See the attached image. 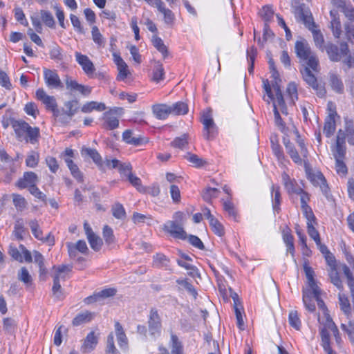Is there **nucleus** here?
I'll return each instance as SVG.
<instances>
[{
  "mask_svg": "<svg viewBox=\"0 0 354 354\" xmlns=\"http://www.w3.org/2000/svg\"><path fill=\"white\" fill-rule=\"evenodd\" d=\"M295 49L301 63L308 66L313 71L318 72L319 60L306 41H297Z\"/></svg>",
  "mask_w": 354,
  "mask_h": 354,
  "instance_id": "1",
  "label": "nucleus"
},
{
  "mask_svg": "<svg viewBox=\"0 0 354 354\" xmlns=\"http://www.w3.org/2000/svg\"><path fill=\"white\" fill-rule=\"evenodd\" d=\"M304 270L307 279V283L309 288L313 290V298L316 300L319 308L324 310V313H327L326 306L324 301L320 297V289L317 285L316 281L314 278L315 272L308 263L305 262L304 264Z\"/></svg>",
  "mask_w": 354,
  "mask_h": 354,
  "instance_id": "2",
  "label": "nucleus"
},
{
  "mask_svg": "<svg viewBox=\"0 0 354 354\" xmlns=\"http://www.w3.org/2000/svg\"><path fill=\"white\" fill-rule=\"evenodd\" d=\"M304 165L307 178L315 186H319L323 194L327 196L329 192V187L324 175L320 171L314 172L310 168L308 162L305 159L304 160Z\"/></svg>",
  "mask_w": 354,
  "mask_h": 354,
  "instance_id": "3",
  "label": "nucleus"
},
{
  "mask_svg": "<svg viewBox=\"0 0 354 354\" xmlns=\"http://www.w3.org/2000/svg\"><path fill=\"white\" fill-rule=\"evenodd\" d=\"M310 67L305 66L300 69V73L302 75L303 80L306 84L310 86L316 93L317 95L319 97H323L326 95V89L324 85L317 82V77L310 71Z\"/></svg>",
  "mask_w": 354,
  "mask_h": 354,
  "instance_id": "4",
  "label": "nucleus"
},
{
  "mask_svg": "<svg viewBox=\"0 0 354 354\" xmlns=\"http://www.w3.org/2000/svg\"><path fill=\"white\" fill-rule=\"evenodd\" d=\"M201 122L203 124V136L207 140H213L217 135V127L215 124L210 109L203 113Z\"/></svg>",
  "mask_w": 354,
  "mask_h": 354,
  "instance_id": "5",
  "label": "nucleus"
},
{
  "mask_svg": "<svg viewBox=\"0 0 354 354\" xmlns=\"http://www.w3.org/2000/svg\"><path fill=\"white\" fill-rule=\"evenodd\" d=\"M324 50L326 51L329 59L333 62L340 61L342 55H347L349 53L348 45L344 41L339 44V48L332 43H328L326 44Z\"/></svg>",
  "mask_w": 354,
  "mask_h": 354,
  "instance_id": "6",
  "label": "nucleus"
},
{
  "mask_svg": "<svg viewBox=\"0 0 354 354\" xmlns=\"http://www.w3.org/2000/svg\"><path fill=\"white\" fill-rule=\"evenodd\" d=\"M122 108H114L103 113L102 120V128L106 130H113L119 127V119L118 115L122 112Z\"/></svg>",
  "mask_w": 354,
  "mask_h": 354,
  "instance_id": "7",
  "label": "nucleus"
},
{
  "mask_svg": "<svg viewBox=\"0 0 354 354\" xmlns=\"http://www.w3.org/2000/svg\"><path fill=\"white\" fill-rule=\"evenodd\" d=\"M148 330L152 337L160 336L162 328L161 318L156 308H151L148 319Z\"/></svg>",
  "mask_w": 354,
  "mask_h": 354,
  "instance_id": "8",
  "label": "nucleus"
},
{
  "mask_svg": "<svg viewBox=\"0 0 354 354\" xmlns=\"http://www.w3.org/2000/svg\"><path fill=\"white\" fill-rule=\"evenodd\" d=\"M162 230L176 239L184 240L187 237V234L183 229V225L172 221H167L164 224Z\"/></svg>",
  "mask_w": 354,
  "mask_h": 354,
  "instance_id": "9",
  "label": "nucleus"
},
{
  "mask_svg": "<svg viewBox=\"0 0 354 354\" xmlns=\"http://www.w3.org/2000/svg\"><path fill=\"white\" fill-rule=\"evenodd\" d=\"M44 78L46 84L50 88H58L63 86L61 80L55 70L44 68Z\"/></svg>",
  "mask_w": 354,
  "mask_h": 354,
  "instance_id": "10",
  "label": "nucleus"
},
{
  "mask_svg": "<svg viewBox=\"0 0 354 354\" xmlns=\"http://www.w3.org/2000/svg\"><path fill=\"white\" fill-rule=\"evenodd\" d=\"M28 225L30 227L33 236L38 240H41L44 242H47L50 245L54 244V237L49 233L46 236L43 235V232L39 227L38 221L36 219L30 220L28 222Z\"/></svg>",
  "mask_w": 354,
  "mask_h": 354,
  "instance_id": "11",
  "label": "nucleus"
},
{
  "mask_svg": "<svg viewBox=\"0 0 354 354\" xmlns=\"http://www.w3.org/2000/svg\"><path fill=\"white\" fill-rule=\"evenodd\" d=\"M75 58L77 63L82 66L84 73L91 77L95 72V68L88 56L82 55L79 52L75 53Z\"/></svg>",
  "mask_w": 354,
  "mask_h": 354,
  "instance_id": "12",
  "label": "nucleus"
},
{
  "mask_svg": "<svg viewBox=\"0 0 354 354\" xmlns=\"http://www.w3.org/2000/svg\"><path fill=\"white\" fill-rule=\"evenodd\" d=\"M36 97L45 104L47 109L51 110L53 113L57 109L55 98L53 96L47 95L43 88L37 90Z\"/></svg>",
  "mask_w": 354,
  "mask_h": 354,
  "instance_id": "13",
  "label": "nucleus"
},
{
  "mask_svg": "<svg viewBox=\"0 0 354 354\" xmlns=\"http://www.w3.org/2000/svg\"><path fill=\"white\" fill-rule=\"evenodd\" d=\"M68 252L71 259H75L77 256V251L86 254L88 252V248L85 241L79 240L76 243H67Z\"/></svg>",
  "mask_w": 354,
  "mask_h": 354,
  "instance_id": "14",
  "label": "nucleus"
},
{
  "mask_svg": "<svg viewBox=\"0 0 354 354\" xmlns=\"http://www.w3.org/2000/svg\"><path fill=\"white\" fill-rule=\"evenodd\" d=\"M332 152L335 159H344L346 154L345 138L340 137V132L337 133L335 145L332 147Z\"/></svg>",
  "mask_w": 354,
  "mask_h": 354,
  "instance_id": "15",
  "label": "nucleus"
},
{
  "mask_svg": "<svg viewBox=\"0 0 354 354\" xmlns=\"http://www.w3.org/2000/svg\"><path fill=\"white\" fill-rule=\"evenodd\" d=\"M117 290L114 288H109L104 289L98 292L94 293L93 295L86 297L84 302L87 304H92L100 301L101 299H105L114 296Z\"/></svg>",
  "mask_w": 354,
  "mask_h": 354,
  "instance_id": "16",
  "label": "nucleus"
},
{
  "mask_svg": "<svg viewBox=\"0 0 354 354\" xmlns=\"http://www.w3.org/2000/svg\"><path fill=\"white\" fill-rule=\"evenodd\" d=\"M155 7L163 15L165 23L172 26L175 21L174 13L171 10L165 8V3L162 0H156L155 1Z\"/></svg>",
  "mask_w": 354,
  "mask_h": 354,
  "instance_id": "17",
  "label": "nucleus"
},
{
  "mask_svg": "<svg viewBox=\"0 0 354 354\" xmlns=\"http://www.w3.org/2000/svg\"><path fill=\"white\" fill-rule=\"evenodd\" d=\"M296 15L309 30L312 31L313 29L317 28V26L313 20L312 15L309 12L304 10L301 8H299L297 9Z\"/></svg>",
  "mask_w": 354,
  "mask_h": 354,
  "instance_id": "18",
  "label": "nucleus"
},
{
  "mask_svg": "<svg viewBox=\"0 0 354 354\" xmlns=\"http://www.w3.org/2000/svg\"><path fill=\"white\" fill-rule=\"evenodd\" d=\"M66 86L68 90L79 92L84 96H88L91 93V87L80 84L71 78L66 79Z\"/></svg>",
  "mask_w": 354,
  "mask_h": 354,
  "instance_id": "19",
  "label": "nucleus"
},
{
  "mask_svg": "<svg viewBox=\"0 0 354 354\" xmlns=\"http://www.w3.org/2000/svg\"><path fill=\"white\" fill-rule=\"evenodd\" d=\"M98 343V336L95 335L94 331L90 332L81 346V351L84 353H89L94 350Z\"/></svg>",
  "mask_w": 354,
  "mask_h": 354,
  "instance_id": "20",
  "label": "nucleus"
},
{
  "mask_svg": "<svg viewBox=\"0 0 354 354\" xmlns=\"http://www.w3.org/2000/svg\"><path fill=\"white\" fill-rule=\"evenodd\" d=\"M38 181L37 175L32 171H28L24 174L23 178L19 179L17 185L18 187L21 189H24L28 187H30L32 185H36Z\"/></svg>",
  "mask_w": 354,
  "mask_h": 354,
  "instance_id": "21",
  "label": "nucleus"
},
{
  "mask_svg": "<svg viewBox=\"0 0 354 354\" xmlns=\"http://www.w3.org/2000/svg\"><path fill=\"white\" fill-rule=\"evenodd\" d=\"M12 127L15 131L17 138L22 141L29 129L30 125L24 120H13L12 122Z\"/></svg>",
  "mask_w": 354,
  "mask_h": 354,
  "instance_id": "22",
  "label": "nucleus"
},
{
  "mask_svg": "<svg viewBox=\"0 0 354 354\" xmlns=\"http://www.w3.org/2000/svg\"><path fill=\"white\" fill-rule=\"evenodd\" d=\"M153 113L159 120H165L171 113L169 105L166 104H156L151 107Z\"/></svg>",
  "mask_w": 354,
  "mask_h": 354,
  "instance_id": "23",
  "label": "nucleus"
},
{
  "mask_svg": "<svg viewBox=\"0 0 354 354\" xmlns=\"http://www.w3.org/2000/svg\"><path fill=\"white\" fill-rule=\"evenodd\" d=\"M122 140L129 145L134 146L142 145V144L148 142V140L142 137L133 136V132L130 129L124 131L122 133Z\"/></svg>",
  "mask_w": 354,
  "mask_h": 354,
  "instance_id": "24",
  "label": "nucleus"
},
{
  "mask_svg": "<svg viewBox=\"0 0 354 354\" xmlns=\"http://www.w3.org/2000/svg\"><path fill=\"white\" fill-rule=\"evenodd\" d=\"M336 115V112H332L326 118L324 126V133L328 138L330 137L335 131L336 125L335 116Z\"/></svg>",
  "mask_w": 354,
  "mask_h": 354,
  "instance_id": "25",
  "label": "nucleus"
},
{
  "mask_svg": "<svg viewBox=\"0 0 354 354\" xmlns=\"http://www.w3.org/2000/svg\"><path fill=\"white\" fill-rule=\"evenodd\" d=\"M329 85L336 93H342L344 92V84L338 75L330 72L328 75Z\"/></svg>",
  "mask_w": 354,
  "mask_h": 354,
  "instance_id": "26",
  "label": "nucleus"
},
{
  "mask_svg": "<svg viewBox=\"0 0 354 354\" xmlns=\"http://www.w3.org/2000/svg\"><path fill=\"white\" fill-rule=\"evenodd\" d=\"M281 177L284 187L289 194H297L299 192L300 188L297 187L295 180L291 179L287 173L283 172Z\"/></svg>",
  "mask_w": 354,
  "mask_h": 354,
  "instance_id": "27",
  "label": "nucleus"
},
{
  "mask_svg": "<svg viewBox=\"0 0 354 354\" xmlns=\"http://www.w3.org/2000/svg\"><path fill=\"white\" fill-rule=\"evenodd\" d=\"M93 318V314L87 310L77 314L72 321L73 326H78L90 322Z\"/></svg>",
  "mask_w": 354,
  "mask_h": 354,
  "instance_id": "28",
  "label": "nucleus"
},
{
  "mask_svg": "<svg viewBox=\"0 0 354 354\" xmlns=\"http://www.w3.org/2000/svg\"><path fill=\"white\" fill-rule=\"evenodd\" d=\"M330 15L332 17V20L330 21V28L333 32V35L335 38H340L342 30V25L339 18L336 16L333 10L330 12Z\"/></svg>",
  "mask_w": 354,
  "mask_h": 354,
  "instance_id": "29",
  "label": "nucleus"
},
{
  "mask_svg": "<svg viewBox=\"0 0 354 354\" xmlns=\"http://www.w3.org/2000/svg\"><path fill=\"white\" fill-rule=\"evenodd\" d=\"M55 272L53 277H57L59 281H65L68 277V274L72 271V266L61 265L57 267L53 266Z\"/></svg>",
  "mask_w": 354,
  "mask_h": 354,
  "instance_id": "30",
  "label": "nucleus"
},
{
  "mask_svg": "<svg viewBox=\"0 0 354 354\" xmlns=\"http://www.w3.org/2000/svg\"><path fill=\"white\" fill-rule=\"evenodd\" d=\"M313 297V290L310 288L303 290V302L306 308L310 313L315 310V305L312 299Z\"/></svg>",
  "mask_w": 354,
  "mask_h": 354,
  "instance_id": "31",
  "label": "nucleus"
},
{
  "mask_svg": "<svg viewBox=\"0 0 354 354\" xmlns=\"http://www.w3.org/2000/svg\"><path fill=\"white\" fill-rule=\"evenodd\" d=\"M106 105L105 104L102 102H97L95 101H91L89 102L86 103L83 105V106L81 109V111L83 113H90L93 110H96L98 111H102L106 109Z\"/></svg>",
  "mask_w": 354,
  "mask_h": 354,
  "instance_id": "32",
  "label": "nucleus"
},
{
  "mask_svg": "<svg viewBox=\"0 0 354 354\" xmlns=\"http://www.w3.org/2000/svg\"><path fill=\"white\" fill-rule=\"evenodd\" d=\"M17 279L24 283L26 288L32 284V277L26 267H22L17 273Z\"/></svg>",
  "mask_w": 354,
  "mask_h": 354,
  "instance_id": "33",
  "label": "nucleus"
},
{
  "mask_svg": "<svg viewBox=\"0 0 354 354\" xmlns=\"http://www.w3.org/2000/svg\"><path fill=\"white\" fill-rule=\"evenodd\" d=\"M39 136V129L38 127H32L31 126H30L29 129L28 130L25 136V138H24L23 140H25L26 142H30L34 145L38 142Z\"/></svg>",
  "mask_w": 354,
  "mask_h": 354,
  "instance_id": "34",
  "label": "nucleus"
},
{
  "mask_svg": "<svg viewBox=\"0 0 354 354\" xmlns=\"http://www.w3.org/2000/svg\"><path fill=\"white\" fill-rule=\"evenodd\" d=\"M338 297L341 310L349 318L351 316V307L348 297L345 294L339 293Z\"/></svg>",
  "mask_w": 354,
  "mask_h": 354,
  "instance_id": "35",
  "label": "nucleus"
},
{
  "mask_svg": "<svg viewBox=\"0 0 354 354\" xmlns=\"http://www.w3.org/2000/svg\"><path fill=\"white\" fill-rule=\"evenodd\" d=\"M115 330L119 346L120 347L127 346L128 344L127 337L122 325L118 322L115 324Z\"/></svg>",
  "mask_w": 354,
  "mask_h": 354,
  "instance_id": "36",
  "label": "nucleus"
},
{
  "mask_svg": "<svg viewBox=\"0 0 354 354\" xmlns=\"http://www.w3.org/2000/svg\"><path fill=\"white\" fill-rule=\"evenodd\" d=\"M12 234L16 239L19 241L23 240L24 234H25L24 222L23 218H19L15 221Z\"/></svg>",
  "mask_w": 354,
  "mask_h": 354,
  "instance_id": "37",
  "label": "nucleus"
},
{
  "mask_svg": "<svg viewBox=\"0 0 354 354\" xmlns=\"http://www.w3.org/2000/svg\"><path fill=\"white\" fill-rule=\"evenodd\" d=\"M82 154L88 156L93 162L99 167L102 166V160L100 153L97 151V150L91 148H84L82 149Z\"/></svg>",
  "mask_w": 354,
  "mask_h": 354,
  "instance_id": "38",
  "label": "nucleus"
},
{
  "mask_svg": "<svg viewBox=\"0 0 354 354\" xmlns=\"http://www.w3.org/2000/svg\"><path fill=\"white\" fill-rule=\"evenodd\" d=\"M328 272L330 282L339 290H343V283L340 279L337 268H329Z\"/></svg>",
  "mask_w": 354,
  "mask_h": 354,
  "instance_id": "39",
  "label": "nucleus"
},
{
  "mask_svg": "<svg viewBox=\"0 0 354 354\" xmlns=\"http://www.w3.org/2000/svg\"><path fill=\"white\" fill-rule=\"evenodd\" d=\"M65 162L69 168L73 176L77 179L78 182H83V175L80 171L78 167L73 162L71 158H64Z\"/></svg>",
  "mask_w": 354,
  "mask_h": 354,
  "instance_id": "40",
  "label": "nucleus"
},
{
  "mask_svg": "<svg viewBox=\"0 0 354 354\" xmlns=\"http://www.w3.org/2000/svg\"><path fill=\"white\" fill-rule=\"evenodd\" d=\"M272 207L274 211L279 212L280 210V204H281V194H280V188L279 186H275L272 185Z\"/></svg>",
  "mask_w": 354,
  "mask_h": 354,
  "instance_id": "41",
  "label": "nucleus"
},
{
  "mask_svg": "<svg viewBox=\"0 0 354 354\" xmlns=\"http://www.w3.org/2000/svg\"><path fill=\"white\" fill-rule=\"evenodd\" d=\"M171 113L174 115H185L188 112V106L183 102H177L170 106Z\"/></svg>",
  "mask_w": 354,
  "mask_h": 354,
  "instance_id": "42",
  "label": "nucleus"
},
{
  "mask_svg": "<svg viewBox=\"0 0 354 354\" xmlns=\"http://www.w3.org/2000/svg\"><path fill=\"white\" fill-rule=\"evenodd\" d=\"M311 32L313 36V39H314L315 46L322 51H324L326 45H325L324 36H323L322 33L321 32V31L316 28V29H313L311 31Z\"/></svg>",
  "mask_w": 354,
  "mask_h": 354,
  "instance_id": "43",
  "label": "nucleus"
},
{
  "mask_svg": "<svg viewBox=\"0 0 354 354\" xmlns=\"http://www.w3.org/2000/svg\"><path fill=\"white\" fill-rule=\"evenodd\" d=\"M176 283L180 286L179 288H184L185 289L190 295H192L194 299L196 298L198 293L196 290L194 288V287L192 286L191 283L188 281V279H177Z\"/></svg>",
  "mask_w": 354,
  "mask_h": 354,
  "instance_id": "44",
  "label": "nucleus"
},
{
  "mask_svg": "<svg viewBox=\"0 0 354 354\" xmlns=\"http://www.w3.org/2000/svg\"><path fill=\"white\" fill-rule=\"evenodd\" d=\"M220 191L216 188L207 187L202 194L203 200L207 203H211L213 198L218 197Z\"/></svg>",
  "mask_w": 354,
  "mask_h": 354,
  "instance_id": "45",
  "label": "nucleus"
},
{
  "mask_svg": "<svg viewBox=\"0 0 354 354\" xmlns=\"http://www.w3.org/2000/svg\"><path fill=\"white\" fill-rule=\"evenodd\" d=\"M64 112L66 115L72 118L78 109V101L77 100H71L68 101L64 103Z\"/></svg>",
  "mask_w": 354,
  "mask_h": 354,
  "instance_id": "46",
  "label": "nucleus"
},
{
  "mask_svg": "<svg viewBox=\"0 0 354 354\" xmlns=\"http://www.w3.org/2000/svg\"><path fill=\"white\" fill-rule=\"evenodd\" d=\"M152 43L154 47L163 55L164 57L168 55L167 47L165 45L162 39L157 36H153Z\"/></svg>",
  "mask_w": 354,
  "mask_h": 354,
  "instance_id": "47",
  "label": "nucleus"
},
{
  "mask_svg": "<svg viewBox=\"0 0 354 354\" xmlns=\"http://www.w3.org/2000/svg\"><path fill=\"white\" fill-rule=\"evenodd\" d=\"M340 11L344 13L348 19V21L346 23H354V7L351 4V1L342 7L340 8Z\"/></svg>",
  "mask_w": 354,
  "mask_h": 354,
  "instance_id": "48",
  "label": "nucleus"
},
{
  "mask_svg": "<svg viewBox=\"0 0 354 354\" xmlns=\"http://www.w3.org/2000/svg\"><path fill=\"white\" fill-rule=\"evenodd\" d=\"M189 136L187 134H183L180 137L176 138L171 142V146L174 148L183 149L188 145Z\"/></svg>",
  "mask_w": 354,
  "mask_h": 354,
  "instance_id": "49",
  "label": "nucleus"
},
{
  "mask_svg": "<svg viewBox=\"0 0 354 354\" xmlns=\"http://www.w3.org/2000/svg\"><path fill=\"white\" fill-rule=\"evenodd\" d=\"M165 77V71L163 66L159 62L156 63L153 69V77L152 80L156 82H159L162 80Z\"/></svg>",
  "mask_w": 354,
  "mask_h": 354,
  "instance_id": "50",
  "label": "nucleus"
},
{
  "mask_svg": "<svg viewBox=\"0 0 354 354\" xmlns=\"http://www.w3.org/2000/svg\"><path fill=\"white\" fill-rule=\"evenodd\" d=\"M177 263L178 264V266L188 270V275H189L190 277L193 278H195L196 277H200V274L196 266L188 263H186L182 260H177Z\"/></svg>",
  "mask_w": 354,
  "mask_h": 354,
  "instance_id": "51",
  "label": "nucleus"
},
{
  "mask_svg": "<svg viewBox=\"0 0 354 354\" xmlns=\"http://www.w3.org/2000/svg\"><path fill=\"white\" fill-rule=\"evenodd\" d=\"M171 354H183V345L178 337L174 335H171Z\"/></svg>",
  "mask_w": 354,
  "mask_h": 354,
  "instance_id": "52",
  "label": "nucleus"
},
{
  "mask_svg": "<svg viewBox=\"0 0 354 354\" xmlns=\"http://www.w3.org/2000/svg\"><path fill=\"white\" fill-rule=\"evenodd\" d=\"M113 216L118 219L126 218V212L123 205L119 203H115L111 208Z\"/></svg>",
  "mask_w": 354,
  "mask_h": 354,
  "instance_id": "53",
  "label": "nucleus"
},
{
  "mask_svg": "<svg viewBox=\"0 0 354 354\" xmlns=\"http://www.w3.org/2000/svg\"><path fill=\"white\" fill-rule=\"evenodd\" d=\"M13 204L18 211L22 212L26 207L27 203L26 199L19 194H13L12 196Z\"/></svg>",
  "mask_w": 354,
  "mask_h": 354,
  "instance_id": "54",
  "label": "nucleus"
},
{
  "mask_svg": "<svg viewBox=\"0 0 354 354\" xmlns=\"http://www.w3.org/2000/svg\"><path fill=\"white\" fill-rule=\"evenodd\" d=\"M169 263V259L163 254H156L153 257V266L157 268L167 267Z\"/></svg>",
  "mask_w": 354,
  "mask_h": 354,
  "instance_id": "55",
  "label": "nucleus"
},
{
  "mask_svg": "<svg viewBox=\"0 0 354 354\" xmlns=\"http://www.w3.org/2000/svg\"><path fill=\"white\" fill-rule=\"evenodd\" d=\"M222 201L224 210L230 216L236 218V212L233 203L231 202V198L227 197L225 200L222 199Z\"/></svg>",
  "mask_w": 354,
  "mask_h": 354,
  "instance_id": "56",
  "label": "nucleus"
},
{
  "mask_svg": "<svg viewBox=\"0 0 354 354\" xmlns=\"http://www.w3.org/2000/svg\"><path fill=\"white\" fill-rule=\"evenodd\" d=\"M342 270L346 277L347 284L350 289V292H352V290H354V277L353 274L350 268L346 264H343L342 266Z\"/></svg>",
  "mask_w": 354,
  "mask_h": 354,
  "instance_id": "57",
  "label": "nucleus"
},
{
  "mask_svg": "<svg viewBox=\"0 0 354 354\" xmlns=\"http://www.w3.org/2000/svg\"><path fill=\"white\" fill-rule=\"evenodd\" d=\"M289 324L291 326L299 330L301 328V321L297 310H292L288 316Z\"/></svg>",
  "mask_w": 354,
  "mask_h": 354,
  "instance_id": "58",
  "label": "nucleus"
},
{
  "mask_svg": "<svg viewBox=\"0 0 354 354\" xmlns=\"http://www.w3.org/2000/svg\"><path fill=\"white\" fill-rule=\"evenodd\" d=\"M91 34H92V39H93V41L99 47L103 46L104 44V38L97 26H94L92 28Z\"/></svg>",
  "mask_w": 354,
  "mask_h": 354,
  "instance_id": "59",
  "label": "nucleus"
},
{
  "mask_svg": "<svg viewBox=\"0 0 354 354\" xmlns=\"http://www.w3.org/2000/svg\"><path fill=\"white\" fill-rule=\"evenodd\" d=\"M102 234L106 244L111 245L115 242L113 231L109 226L105 225L104 227Z\"/></svg>",
  "mask_w": 354,
  "mask_h": 354,
  "instance_id": "60",
  "label": "nucleus"
},
{
  "mask_svg": "<svg viewBox=\"0 0 354 354\" xmlns=\"http://www.w3.org/2000/svg\"><path fill=\"white\" fill-rule=\"evenodd\" d=\"M91 248L95 251H99L103 244L102 239L95 234L87 239Z\"/></svg>",
  "mask_w": 354,
  "mask_h": 354,
  "instance_id": "61",
  "label": "nucleus"
},
{
  "mask_svg": "<svg viewBox=\"0 0 354 354\" xmlns=\"http://www.w3.org/2000/svg\"><path fill=\"white\" fill-rule=\"evenodd\" d=\"M344 28L346 39L351 43H354V23H344Z\"/></svg>",
  "mask_w": 354,
  "mask_h": 354,
  "instance_id": "62",
  "label": "nucleus"
},
{
  "mask_svg": "<svg viewBox=\"0 0 354 354\" xmlns=\"http://www.w3.org/2000/svg\"><path fill=\"white\" fill-rule=\"evenodd\" d=\"M106 354H120L114 345V337L112 333L107 337Z\"/></svg>",
  "mask_w": 354,
  "mask_h": 354,
  "instance_id": "63",
  "label": "nucleus"
},
{
  "mask_svg": "<svg viewBox=\"0 0 354 354\" xmlns=\"http://www.w3.org/2000/svg\"><path fill=\"white\" fill-rule=\"evenodd\" d=\"M341 328L347 333L351 342L354 345V323L349 322L348 325L342 324Z\"/></svg>",
  "mask_w": 354,
  "mask_h": 354,
  "instance_id": "64",
  "label": "nucleus"
}]
</instances>
